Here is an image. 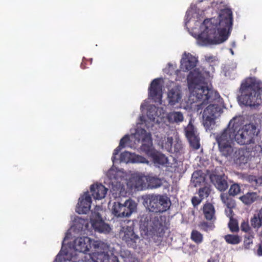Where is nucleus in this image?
Returning <instances> with one entry per match:
<instances>
[{
  "instance_id": "nucleus-1",
  "label": "nucleus",
  "mask_w": 262,
  "mask_h": 262,
  "mask_svg": "<svg viewBox=\"0 0 262 262\" xmlns=\"http://www.w3.org/2000/svg\"><path fill=\"white\" fill-rule=\"evenodd\" d=\"M233 14L231 9L221 10L217 18L206 19L201 26L204 28L197 37L202 46L220 44L226 40L232 30Z\"/></svg>"
},
{
  "instance_id": "nucleus-2",
  "label": "nucleus",
  "mask_w": 262,
  "mask_h": 262,
  "mask_svg": "<svg viewBox=\"0 0 262 262\" xmlns=\"http://www.w3.org/2000/svg\"><path fill=\"white\" fill-rule=\"evenodd\" d=\"M95 252L88 253L91 248V239L88 237H77L74 242L75 251L79 252L78 256L82 262H119L114 254H108L109 245L101 241L94 244Z\"/></svg>"
},
{
  "instance_id": "nucleus-3",
  "label": "nucleus",
  "mask_w": 262,
  "mask_h": 262,
  "mask_svg": "<svg viewBox=\"0 0 262 262\" xmlns=\"http://www.w3.org/2000/svg\"><path fill=\"white\" fill-rule=\"evenodd\" d=\"M190 87L193 85L192 91L193 96L195 97V101L200 103L197 105L198 110H202L209 103L214 102L220 97L219 94L209 89L208 86L202 85L204 78L199 69L190 71L187 78Z\"/></svg>"
},
{
  "instance_id": "nucleus-4",
  "label": "nucleus",
  "mask_w": 262,
  "mask_h": 262,
  "mask_svg": "<svg viewBox=\"0 0 262 262\" xmlns=\"http://www.w3.org/2000/svg\"><path fill=\"white\" fill-rule=\"evenodd\" d=\"M262 84L255 79L250 78L243 83L240 88V100L246 106H258L261 103L260 96Z\"/></svg>"
},
{
  "instance_id": "nucleus-5",
  "label": "nucleus",
  "mask_w": 262,
  "mask_h": 262,
  "mask_svg": "<svg viewBox=\"0 0 262 262\" xmlns=\"http://www.w3.org/2000/svg\"><path fill=\"white\" fill-rule=\"evenodd\" d=\"M235 134L233 129L227 127L218 134L215 137L219 149L222 155L226 157L231 156L234 152Z\"/></svg>"
},
{
  "instance_id": "nucleus-6",
  "label": "nucleus",
  "mask_w": 262,
  "mask_h": 262,
  "mask_svg": "<svg viewBox=\"0 0 262 262\" xmlns=\"http://www.w3.org/2000/svg\"><path fill=\"white\" fill-rule=\"evenodd\" d=\"M144 226L158 236L164 235L166 229V217L155 213H149L144 219Z\"/></svg>"
},
{
  "instance_id": "nucleus-7",
  "label": "nucleus",
  "mask_w": 262,
  "mask_h": 262,
  "mask_svg": "<svg viewBox=\"0 0 262 262\" xmlns=\"http://www.w3.org/2000/svg\"><path fill=\"white\" fill-rule=\"evenodd\" d=\"M147 208L151 213L163 212L167 211L170 202L166 196L162 195H149L146 199Z\"/></svg>"
},
{
  "instance_id": "nucleus-8",
  "label": "nucleus",
  "mask_w": 262,
  "mask_h": 262,
  "mask_svg": "<svg viewBox=\"0 0 262 262\" xmlns=\"http://www.w3.org/2000/svg\"><path fill=\"white\" fill-rule=\"evenodd\" d=\"M256 130V127L254 124H246L235 133V140L240 145L253 143L254 137L257 135Z\"/></svg>"
},
{
  "instance_id": "nucleus-9",
  "label": "nucleus",
  "mask_w": 262,
  "mask_h": 262,
  "mask_svg": "<svg viewBox=\"0 0 262 262\" xmlns=\"http://www.w3.org/2000/svg\"><path fill=\"white\" fill-rule=\"evenodd\" d=\"M101 210V207L96 206L94 210L92 211L90 222L92 227L95 231L107 233L110 232L111 228L109 225L106 224L102 220L100 214V211Z\"/></svg>"
},
{
  "instance_id": "nucleus-10",
  "label": "nucleus",
  "mask_w": 262,
  "mask_h": 262,
  "mask_svg": "<svg viewBox=\"0 0 262 262\" xmlns=\"http://www.w3.org/2000/svg\"><path fill=\"white\" fill-rule=\"evenodd\" d=\"M137 208L136 203L132 200L125 201L124 204L114 202L112 208V212L117 217L129 216Z\"/></svg>"
},
{
  "instance_id": "nucleus-11",
  "label": "nucleus",
  "mask_w": 262,
  "mask_h": 262,
  "mask_svg": "<svg viewBox=\"0 0 262 262\" xmlns=\"http://www.w3.org/2000/svg\"><path fill=\"white\" fill-rule=\"evenodd\" d=\"M222 109L218 104L209 105L204 111L203 118L204 125L207 128L214 123L215 119L220 115Z\"/></svg>"
},
{
  "instance_id": "nucleus-12",
  "label": "nucleus",
  "mask_w": 262,
  "mask_h": 262,
  "mask_svg": "<svg viewBox=\"0 0 262 262\" xmlns=\"http://www.w3.org/2000/svg\"><path fill=\"white\" fill-rule=\"evenodd\" d=\"M119 235L128 247L136 248L139 237L135 233L133 227L128 226L123 227L120 231Z\"/></svg>"
},
{
  "instance_id": "nucleus-13",
  "label": "nucleus",
  "mask_w": 262,
  "mask_h": 262,
  "mask_svg": "<svg viewBox=\"0 0 262 262\" xmlns=\"http://www.w3.org/2000/svg\"><path fill=\"white\" fill-rule=\"evenodd\" d=\"M160 82V78L154 79L148 88L149 97L155 102L160 103L162 100V85Z\"/></svg>"
},
{
  "instance_id": "nucleus-14",
  "label": "nucleus",
  "mask_w": 262,
  "mask_h": 262,
  "mask_svg": "<svg viewBox=\"0 0 262 262\" xmlns=\"http://www.w3.org/2000/svg\"><path fill=\"white\" fill-rule=\"evenodd\" d=\"M92 198L88 192H85L79 199L76 211L79 214H86L90 210Z\"/></svg>"
},
{
  "instance_id": "nucleus-15",
  "label": "nucleus",
  "mask_w": 262,
  "mask_h": 262,
  "mask_svg": "<svg viewBox=\"0 0 262 262\" xmlns=\"http://www.w3.org/2000/svg\"><path fill=\"white\" fill-rule=\"evenodd\" d=\"M209 177L211 183L220 191H224L228 188V184L225 174H217L214 172L211 173Z\"/></svg>"
},
{
  "instance_id": "nucleus-16",
  "label": "nucleus",
  "mask_w": 262,
  "mask_h": 262,
  "mask_svg": "<svg viewBox=\"0 0 262 262\" xmlns=\"http://www.w3.org/2000/svg\"><path fill=\"white\" fill-rule=\"evenodd\" d=\"M197 59L190 53H185L181 61V68L187 72L193 69L196 65Z\"/></svg>"
},
{
  "instance_id": "nucleus-17",
  "label": "nucleus",
  "mask_w": 262,
  "mask_h": 262,
  "mask_svg": "<svg viewBox=\"0 0 262 262\" xmlns=\"http://www.w3.org/2000/svg\"><path fill=\"white\" fill-rule=\"evenodd\" d=\"M145 181L147 184L148 187L151 189L160 187L162 185L161 179L157 176L147 175L140 177L138 179V181L141 182L140 185L141 187H143V182Z\"/></svg>"
},
{
  "instance_id": "nucleus-18",
  "label": "nucleus",
  "mask_w": 262,
  "mask_h": 262,
  "mask_svg": "<svg viewBox=\"0 0 262 262\" xmlns=\"http://www.w3.org/2000/svg\"><path fill=\"white\" fill-rule=\"evenodd\" d=\"M182 99L180 87L176 85L169 90L167 93V100L169 105L173 106L179 103Z\"/></svg>"
},
{
  "instance_id": "nucleus-19",
  "label": "nucleus",
  "mask_w": 262,
  "mask_h": 262,
  "mask_svg": "<svg viewBox=\"0 0 262 262\" xmlns=\"http://www.w3.org/2000/svg\"><path fill=\"white\" fill-rule=\"evenodd\" d=\"M92 195L95 200H101L104 198L107 193V189L101 184H95L90 188Z\"/></svg>"
},
{
  "instance_id": "nucleus-20",
  "label": "nucleus",
  "mask_w": 262,
  "mask_h": 262,
  "mask_svg": "<svg viewBox=\"0 0 262 262\" xmlns=\"http://www.w3.org/2000/svg\"><path fill=\"white\" fill-rule=\"evenodd\" d=\"M186 136L188 139L190 146L194 149H198L200 147V139L193 128H188L186 130Z\"/></svg>"
},
{
  "instance_id": "nucleus-21",
  "label": "nucleus",
  "mask_w": 262,
  "mask_h": 262,
  "mask_svg": "<svg viewBox=\"0 0 262 262\" xmlns=\"http://www.w3.org/2000/svg\"><path fill=\"white\" fill-rule=\"evenodd\" d=\"M202 211L204 218L206 220L214 222L216 220L215 208L211 203L206 202L204 204Z\"/></svg>"
},
{
  "instance_id": "nucleus-22",
  "label": "nucleus",
  "mask_w": 262,
  "mask_h": 262,
  "mask_svg": "<svg viewBox=\"0 0 262 262\" xmlns=\"http://www.w3.org/2000/svg\"><path fill=\"white\" fill-rule=\"evenodd\" d=\"M152 159V161L154 164L156 166H165L166 167L169 166L168 160L167 157L164 154L156 150L151 156L149 157Z\"/></svg>"
},
{
  "instance_id": "nucleus-23",
  "label": "nucleus",
  "mask_w": 262,
  "mask_h": 262,
  "mask_svg": "<svg viewBox=\"0 0 262 262\" xmlns=\"http://www.w3.org/2000/svg\"><path fill=\"white\" fill-rule=\"evenodd\" d=\"M236 154L235 157V161L236 163L242 164L247 163L249 159V155L248 152L244 149H238L235 151Z\"/></svg>"
},
{
  "instance_id": "nucleus-24",
  "label": "nucleus",
  "mask_w": 262,
  "mask_h": 262,
  "mask_svg": "<svg viewBox=\"0 0 262 262\" xmlns=\"http://www.w3.org/2000/svg\"><path fill=\"white\" fill-rule=\"evenodd\" d=\"M244 120L242 116H235L233 117L229 122L227 127H230V129H233L234 133L239 129L240 126L243 124Z\"/></svg>"
},
{
  "instance_id": "nucleus-25",
  "label": "nucleus",
  "mask_w": 262,
  "mask_h": 262,
  "mask_svg": "<svg viewBox=\"0 0 262 262\" xmlns=\"http://www.w3.org/2000/svg\"><path fill=\"white\" fill-rule=\"evenodd\" d=\"M257 198L256 192H247L239 197V200L245 205H249L254 202Z\"/></svg>"
},
{
  "instance_id": "nucleus-26",
  "label": "nucleus",
  "mask_w": 262,
  "mask_h": 262,
  "mask_svg": "<svg viewBox=\"0 0 262 262\" xmlns=\"http://www.w3.org/2000/svg\"><path fill=\"white\" fill-rule=\"evenodd\" d=\"M140 148L148 157H150L151 154L156 150L153 147L152 141L150 139L147 141L143 143Z\"/></svg>"
},
{
  "instance_id": "nucleus-27",
  "label": "nucleus",
  "mask_w": 262,
  "mask_h": 262,
  "mask_svg": "<svg viewBox=\"0 0 262 262\" xmlns=\"http://www.w3.org/2000/svg\"><path fill=\"white\" fill-rule=\"evenodd\" d=\"M167 119L170 123L180 122L184 119L183 115L180 112H172L168 114Z\"/></svg>"
},
{
  "instance_id": "nucleus-28",
  "label": "nucleus",
  "mask_w": 262,
  "mask_h": 262,
  "mask_svg": "<svg viewBox=\"0 0 262 262\" xmlns=\"http://www.w3.org/2000/svg\"><path fill=\"white\" fill-rule=\"evenodd\" d=\"M231 196V195L227 193L221 195L222 202L227 206V208H234L235 207V202Z\"/></svg>"
},
{
  "instance_id": "nucleus-29",
  "label": "nucleus",
  "mask_w": 262,
  "mask_h": 262,
  "mask_svg": "<svg viewBox=\"0 0 262 262\" xmlns=\"http://www.w3.org/2000/svg\"><path fill=\"white\" fill-rule=\"evenodd\" d=\"M250 144V146L247 148L248 152H253V155L252 156L254 157L259 156L260 154L262 152L261 146L260 145L255 144L254 143V140L253 141V143H251Z\"/></svg>"
},
{
  "instance_id": "nucleus-30",
  "label": "nucleus",
  "mask_w": 262,
  "mask_h": 262,
  "mask_svg": "<svg viewBox=\"0 0 262 262\" xmlns=\"http://www.w3.org/2000/svg\"><path fill=\"white\" fill-rule=\"evenodd\" d=\"M248 181L254 187L262 186V174L259 177L255 176H249Z\"/></svg>"
},
{
  "instance_id": "nucleus-31",
  "label": "nucleus",
  "mask_w": 262,
  "mask_h": 262,
  "mask_svg": "<svg viewBox=\"0 0 262 262\" xmlns=\"http://www.w3.org/2000/svg\"><path fill=\"white\" fill-rule=\"evenodd\" d=\"M191 240L197 244H201L203 240V235L198 230H193L191 233Z\"/></svg>"
},
{
  "instance_id": "nucleus-32",
  "label": "nucleus",
  "mask_w": 262,
  "mask_h": 262,
  "mask_svg": "<svg viewBox=\"0 0 262 262\" xmlns=\"http://www.w3.org/2000/svg\"><path fill=\"white\" fill-rule=\"evenodd\" d=\"M224 238L228 244L232 245L238 244L241 241L240 237L237 235L228 234L225 236Z\"/></svg>"
},
{
  "instance_id": "nucleus-33",
  "label": "nucleus",
  "mask_w": 262,
  "mask_h": 262,
  "mask_svg": "<svg viewBox=\"0 0 262 262\" xmlns=\"http://www.w3.org/2000/svg\"><path fill=\"white\" fill-rule=\"evenodd\" d=\"M130 161L132 163H149V161L145 157L134 154H132V156H130Z\"/></svg>"
},
{
  "instance_id": "nucleus-34",
  "label": "nucleus",
  "mask_w": 262,
  "mask_h": 262,
  "mask_svg": "<svg viewBox=\"0 0 262 262\" xmlns=\"http://www.w3.org/2000/svg\"><path fill=\"white\" fill-rule=\"evenodd\" d=\"M254 237V234L253 232L247 233L244 235V245L245 248H249L250 246L253 244Z\"/></svg>"
},
{
  "instance_id": "nucleus-35",
  "label": "nucleus",
  "mask_w": 262,
  "mask_h": 262,
  "mask_svg": "<svg viewBox=\"0 0 262 262\" xmlns=\"http://www.w3.org/2000/svg\"><path fill=\"white\" fill-rule=\"evenodd\" d=\"M211 189L209 187L205 186L201 188L199 190L198 194L202 199H204L205 198H207L210 194Z\"/></svg>"
},
{
  "instance_id": "nucleus-36",
  "label": "nucleus",
  "mask_w": 262,
  "mask_h": 262,
  "mask_svg": "<svg viewBox=\"0 0 262 262\" xmlns=\"http://www.w3.org/2000/svg\"><path fill=\"white\" fill-rule=\"evenodd\" d=\"M68 256V252H64L63 254V252L60 251L59 253L56 256V260H58L60 262H62V261H66V260H71L73 262L75 261V258L74 257H71L70 259L66 257Z\"/></svg>"
},
{
  "instance_id": "nucleus-37",
  "label": "nucleus",
  "mask_w": 262,
  "mask_h": 262,
  "mask_svg": "<svg viewBox=\"0 0 262 262\" xmlns=\"http://www.w3.org/2000/svg\"><path fill=\"white\" fill-rule=\"evenodd\" d=\"M173 138L172 137H167L165 143H163V147L169 152L172 153Z\"/></svg>"
},
{
  "instance_id": "nucleus-38",
  "label": "nucleus",
  "mask_w": 262,
  "mask_h": 262,
  "mask_svg": "<svg viewBox=\"0 0 262 262\" xmlns=\"http://www.w3.org/2000/svg\"><path fill=\"white\" fill-rule=\"evenodd\" d=\"M241 188L239 185L234 184L231 185L228 191V194L232 196H235L240 192Z\"/></svg>"
},
{
  "instance_id": "nucleus-39",
  "label": "nucleus",
  "mask_w": 262,
  "mask_h": 262,
  "mask_svg": "<svg viewBox=\"0 0 262 262\" xmlns=\"http://www.w3.org/2000/svg\"><path fill=\"white\" fill-rule=\"evenodd\" d=\"M228 226L230 230L232 232H237L239 230L238 223L236 220L234 219H230V221L228 223Z\"/></svg>"
},
{
  "instance_id": "nucleus-40",
  "label": "nucleus",
  "mask_w": 262,
  "mask_h": 262,
  "mask_svg": "<svg viewBox=\"0 0 262 262\" xmlns=\"http://www.w3.org/2000/svg\"><path fill=\"white\" fill-rule=\"evenodd\" d=\"M241 229L242 231L245 232L246 234L253 232L249 226L248 221H243L241 225Z\"/></svg>"
},
{
  "instance_id": "nucleus-41",
  "label": "nucleus",
  "mask_w": 262,
  "mask_h": 262,
  "mask_svg": "<svg viewBox=\"0 0 262 262\" xmlns=\"http://www.w3.org/2000/svg\"><path fill=\"white\" fill-rule=\"evenodd\" d=\"M262 220L258 216L254 215L253 217L251 219V226L254 228H259L261 225Z\"/></svg>"
},
{
  "instance_id": "nucleus-42",
  "label": "nucleus",
  "mask_w": 262,
  "mask_h": 262,
  "mask_svg": "<svg viewBox=\"0 0 262 262\" xmlns=\"http://www.w3.org/2000/svg\"><path fill=\"white\" fill-rule=\"evenodd\" d=\"M200 227L202 230L207 232L209 230H212L214 228V226L213 223L203 222L200 224Z\"/></svg>"
},
{
  "instance_id": "nucleus-43",
  "label": "nucleus",
  "mask_w": 262,
  "mask_h": 262,
  "mask_svg": "<svg viewBox=\"0 0 262 262\" xmlns=\"http://www.w3.org/2000/svg\"><path fill=\"white\" fill-rule=\"evenodd\" d=\"M129 137L128 135H125L120 141V146L123 148L125 147L126 143L129 141Z\"/></svg>"
},
{
  "instance_id": "nucleus-44",
  "label": "nucleus",
  "mask_w": 262,
  "mask_h": 262,
  "mask_svg": "<svg viewBox=\"0 0 262 262\" xmlns=\"http://www.w3.org/2000/svg\"><path fill=\"white\" fill-rule=\"evenodd\" d=\"M123 148V147L120 146V145H119V146L114 149L113 156L112 157V160L113 163H114L116 160V156L118 155L121 149Z\"/></svg>"
},
{
  "instance_id": "nucleus-45",
  "label": "nucleus",
  "mask_w": 262,
  "mask_h": 262,
  "mask_svg": "<svg viewBox=\"0 0 262 262\" xmlns=\"http://www.w3.org/2000/svg\"><path fill=\"white\" fill-rule=\"evenodd\" d=\"M203 199L199 196V198L194 196L191 199V203L194 207L197 206L201 203Z\"/></svg>"
},
{
  "instance_id": "nucleus-46",
  "label": "nucleus",
  "mask_w": 262,
  "mask_h": 262,
  "mask_svg": "<svg viewBox=\"0 0 262 262\" xmlns=\"http://www.w3.org/2000/svg\"><path fill=\"white\" fill-rule=\"evenodd\" d=\"M182 144L181 142H176L173 146H172V153L173 152H179L182 149Z\"/></svg>"
},
{
  "instance_id": "nucleus-47",
  "label": "nucleus",
  "mask_w": 262,
  "mask_h": 262,
  "mask_svg": "<svg viewBox=\"0 0 262 262\" xmlns=\"http://www.w3.org/2000/svg\"><path fill=\"white\" fill-rule=\"evenodd\" d=\"M129 156H132V154L128 152L125 151L120 154V160L121 162H126L127 161L126 158H128Z\"/></svg>"
},
{
  "instance_id": "nucleus-48",
  "label": "nucleus",
  "mask_w": 262,
  "mask_h": 262,
  "mask_svg": "<svg viewBox=\"0 0 262 262\" xmlns=\"http://www.w3.org/2000/svg\"><path fill=\"white\" fill-rule=\"evenodd\" d=\"M232 208H228L227 209H226L225 211H226V215L229 217L230 218V219H233V211L232 210Z\"/></svg>"
},
{
  "instance_id": "nucleus-49",
  "label": "nucleus",
  "mask_w": 262,
  "mask_h": 262,
  "mask_svg": "<svg viewBox=\"0 0 262 262\" xmlns=\"http://www.w3.org/2000/svg\"><path fill=\"white\" fill-rule=\"evenodd\" d=\"M257 249L256 251V254L259 256H262V241L258 244L257 245Z\"/></svg>"
},
{
  "instance_id": "nucleus-50",
  "label": "nucleus",
  "mask_w": 262,
  "mask_h": 262,
  "mask_svg": "<svg viewBox=\"0 0 262 262\" xmlns=\"http://www.w3.org/2000/svg\"><path fill=\"white\" fill-rule=\"evenodd\" d=\"M257 216L262 220V208L259 210Z\"/></svg>"
},
{
  "instance_id": "nucleus-51",
  "label": "nucleus",
  "mask_w": 262,
  "mask_h": 262,
  "mask_svg": "<svg viewBox=\"0 0 262 262\" xmlns=\"http://www.w3.org/2000/svg\"><path fill=\"white\" fill-rule=\"evenodd\" d=\"M80 67L83 69H84L86 68V66H85V61H84V60H82V62L81 63Z\"/></svg>"
},
{
  "instance_id": "nucleus-52",
  "label": "nucleus",
  "mask_w": 262,
  "mask_h": 262,
  "mask_svg": "<svg viewBox=\"0 0 262 262\" xmlns=\"http://www.w3.org/2000/svg\"><path fill=\"white\" fill-rule=\"evenodd\" d=\"M207 262H215V260L213 258L208 259Z\"/></svg>"
},
{
  "instance_id": "nucleus-53",
  "label": "nucleus",
  "mask_w": 262,
  "mask_h": 262,
  "mask_svg": "<svg viewBox=\"0 0 262 262\" xmlns=\"http://www.w3.org/2000/svg\"><path fill=\"white\" fill-rule=\"evenodd\" d=\"M180 73V71L179 70H177L175 71V74L177 75H178L179 73Z\"/></svg>"
},
{
  "instance_id": "nucleus-54",
  "label": "nucleus",
  "mask_w": 262,
  "mask_h": 262,
  "mask_svg": "<svg viewBox=\"0 0 262 262\" xmlns=\"http://www.w3.org/2000/svg\"><path fill=\"white\" fill-rule=\"evenodd\" d=\"M111 170H110V171H109L108 172V176L110 177V179H112V177L111 176H110V174H111Z\"/></svg>"
},
{
  "instance_id": "nucleus-55",
  "label": "nucleus",
  "mask_w": 262,
  "mask_h": 262,
  "mask_svg": "<svg viewBox=\"0 0 262 262\" xmlns=\"http://www.w3.org/2000/svg\"><path fill=\"white\" fill-rule=\"evenodd\" d=\"M169 66L172 67V64H169Z\"/></svg>"
},
{
  "instance_id": "nucleus-56",
  "label": "nucleus",
  "mask_w": 262,
  "mask_h": 262,
  "mask_svg": "<svg viewBox=\"0 0 262 262\" xmlns=\"http://www.w3.org/2000/svg\"><path fill=\"white\" fill-rule=\"evenodd\" d=\"M90 60H91V63H92V59H91Z\"/></svg>"
},
{
  "instance_id": "nucleus-57",
  "label": "nucleus",
  "mask_w": 262,
  "mask_h": 262,
  "mask_svg": "<svg viewBox=\"0 0 262 262\" xmlns=\"http://www.w3.org/2000/svg\"><path fill=\"white\" fill-rule=\"evenodd\" d=\"M80 261V259H79L78 260V262H79Z\"/></svg>"
}]
</instances>
